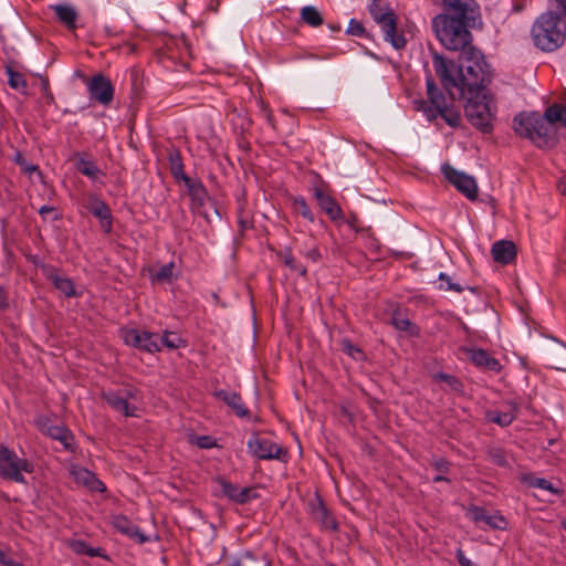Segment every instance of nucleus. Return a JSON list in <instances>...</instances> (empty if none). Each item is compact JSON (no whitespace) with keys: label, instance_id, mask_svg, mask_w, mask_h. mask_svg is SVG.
Here are the masks:
<instances>
[{"label":"nucleus","instance_id":"obj_10","mask_svg":"<svg viewBox=\"0 0 566 566\" xmlns=\"http://www.w3.org/2000/svg\"><path fill=\"white\" fill-rule=\"evenodd\" d=\"M444 178L453 185L458 191L465 196L469 200L474 201L478 198V184L474 177L459 171L449 164L441 166Z\"/></svg>","mask_w":566,"mask_h":566},{"label":"nucleus","instance_id":"obj_12","mask_svg":"<svg viewBox=\"0 0 566 566\" xmlns=\"http://www.w3.org/2000/svg\"><path fill=\"white\" fill-rule=\"evenodd\" d=\"M247 446L250 453L260 460L286 461L287 451L266 438L254 436L249 439Z\"/></svg>","mask_w":566,"mask_h":566},{"label":"nucleus","instance_id":"obj_46","mask_svg":"<svg viewBox=\"0 0 566 566\" xmlns=\"http://www.w3.org/2000/svg\"><path fill=\"white\" fill-rule=\"evenodd\" d=\"M346 32L348 34L355 35V36H365L366 35L365 27L363 25V23L360 21H358L356 19H352L349 21Z\"/></svg>","mask_w":566,"mask_h":566},{"label":"nucleus","instance_id":"obj_33","mask_svg":"<svg viewBox=\"0 0 566 566\" xmlns=\"http://www.w3.org/2000/svg\"><path fill=\"white\" fill-rule=\"evenodd\" d=\"M391 323L396 329L406 332L409 335H417L419 332L418 327L399 311L392 313Z\"/></svg>","mask_w":566,"mask_h":566},{"label":"nucleus","instance_id":"obj_18","mask_svg":"<svg viewBox=\"0 0 566 566\" xmlns=\"http://www.w3.org/2000/svg\"><path fill=\"white\" fill-rule=\"evenodd\" d=\"M88 211L99 220L102 229L109 233L113 228V217L108 205L96 195L88 197Z\"/></svg>","mask_w":566,"mask_h":566},{"label":"nucleus","instance_id":"obj_48","mask_svg":"<svg viewBox=\"0 0 566 566\" xmlns=\"http://www.w3.org/2000/svg\"><path fill=\"white\" fill-rule=\"evenodd\" d=\"M342 349L350 357L357 359V355H361V350L355 346L349 339L342 340Z\"/></svg>","mask_w":566,"mask_h":566},{"label":"nucleus","instance_id":"obj_55","mask_svg":"<svg viewBox=\"0 0 566 566\" xmlns=\"http://www.w3.org/2000/svg\"><path fill=\"white\" fill-rule=\"evenodd\" d=\"M305 256L313 262H317L321 259V253L317 248H312L305 252Z\"/></svg>","mask_w":566,"mask_h":566},{"label":"nucleus","instance_id":"obj_30","mask_svg":"<svg viewBox=\"0 0 566 566\" xmlns=\"http://www.w3.org/2000/svg\"><path fill=\"white\" fill-rule=\"evenodd\" d=\"M46 436L60 441L65 450H73L74 436L72 431L65 426L54 424V427L48 429Z\"/></svg>","mask_w":566,"mask_h":566},{"label":"nucleus","instance_id":"obj_40","mask_svg":"<svg viewBox=\"0 0 566 566\" xmlns=\"http://www.w3.org/2000/svg\"><path fill=\"white\" fill-rule=\"evenodd\" d=\"M182 340L180 336L175 332L166 331L161 337H159V345L165 346L169 349H177L180 347Z\"/></svg>","mask_w":566,"mask_h":566},{"label":"nucleus","instance_id":"obj_53","mask_svg":"<svg viewBox=\"0 0 566 566\" xmlns=\"http://www.w3.org/2000/svg\"><path fill=\"white\" fill-rule=\"evenodd\" d=\"M457 560L461 566H474L473 563L465 556L462 549L457 551Z\"/></svg>","mask_w":566,"mask_h":566},{"label":"nucleus","instance_id":"obj_17","mask_svg":"<svg viewBox=\"0 0 566 566\" xmlns=\"http://www.w3.org/2000/svg\"><path fill=\"white\" fill-rule=\"evenodd\" d=\"M71 476L75 483L88 489L92 492H105V484L92 471L81 465H72L70 470Z\"/></svg>","mask_w":566,"mask_h":566},{"label":"nucleus","instance_id":"obj_57","mask_svg":"<svg viewBox=\"0 0 566 566\" xmlns=\"http://www.w3.org/2000/svg\"><path fill=\"white\" fill-rule=\"evenodd\" d=\"M558 4V7H560L562 9H565L566 8V0H555Z\"/></svg>","mask_w":566,"mask_h":566},{"label":"nucleus","instance_id":"obj_59","mask_svg":"<svg viewBox=\"0 0 566 566\" xmlns=\"http://www.w3.org/2000/svg\"><path fill=\"white\" fill-rule=\"evenodd\" d=\"M331 29H332V31H338L340 29V27L339 25H336V27L331 25Z\"/></svg>","mask_w":566,"mask_h":566},{"label":"nucleus","instance_id":"obj_50","mask_svg":"<svg viewBox=\"0 0 566 566\" xmlns=\"http://www.w3.org/2000/svg\"><path fill=\"white\" fill-rule=\"evenodd\" d=\"M216 444V440L210 436H200L197 438V446L201 449H210Z\"/></svg>","mask_w":566,"mask_h":566},{"label":"nucleus","instance_id":"obj_60","mask_svg":"<svg viewBox=\"0 0 566 566\" xmlns=\"http://www.w3.org/2000/svg\"><path fill=\"white\" fill-rule=\"evenodd\" d=\"M562 527L566 531V521L562 522Z\"/></svg>","mask_w":566,"mask_h":566},{"label":"nucleus","instance_id":"obj_11","mask_svg":"<svg viewBox=\"0 0 566 566\" xmlns=\"http://www.w3.org/2000/svg\"><path fill=\"white\" fill-rule=\"evenodd\" d=\"M126 345L148 353L160 350L159 336L156 333L140 331L137 328H124L120 332Z\"/></svg>","mask_w":566,"mask_h":566},{"label":"nucleus","instance_id":"obj_13","mask_svg":"<svg viewBox=\"0 0 566 566\" xmlns=\"http://www.w3.org/2000/svg\"><path fill=\"white\" fill-rule=\"evenodd\" d=\"M86 87L91 101L108 106L114 99V85L111 80L102 73L95 74L88 78L86 81Z\"/></svg>","mask_w":566,"mask_h":566},{"label":"nucleus","instance_id":"obj_39","mask_svg":"<svg viewBox=\"0 0 566 566\" xmlns=\"http://www.w3.org/2000/svg\"><path fill=\"white\" fill-rule=\"evenodd\" d=\"M433 378L437 381L446 382L450 387V389L453 391L461 392L463 389L462 381L459 378H457L455 376H452V375H449L446 373H438L433 376Z\"/></svg>","mask_w":566,"mask_h":566},{"label":"nucleus","instance_id":"obj_15","mask_svg":"<svg viewBox=\"0 0 566 566\" xmlns=\"http://www.w3.org/2000/svg\"><path fill=\"white\" fill-rule=\"evenodd\" d=\"M308 512L311 518L317 523L322 530L328 532H336L338 523L332 513L328 511L322 497L316 494L315 499L308 502Z\"/></svg>","mask_w":566,"mask_h":566},{"label":"nucleus","instance_id":"obj_41","mask_svg":"<svg viewBox=\"0 0 566 566\" xmlns=\"http://www.w3.org/2000/svg\"><path fill=\"white\" fill-rule=\"evenodd\" d=\"M283 263L290 268L292 271L298 272L301 275H306V268L302 264H298L293 256L291 249H285L282 253Z\"/></svg>","mask_w":566,"mask_h":566},{"label":"nucleus","instance_id":"obj_51","mask_svg":"<svg viewBox=\"0 0 566 566\" xmlns=\"http://www.w3.org/2000/svg\"><path fill=\"white\" fill-rule=\"evenodd\" d=\"M36 424L40 431L44 434H48V429L54 427L52 420L48 417H39L36 419Z\"/></svg>","mask_w":566,"mask_h":566},{"label":"nucleus","instance_id":"obj_20","mask_svg":"<svg viewBox=\"0 0 566 566\" xmlns=\"http://www.w3.org/2000/svg\"><path fill=\"white\" fill-rule=\"evenodd\" d=\"M112 525L117 532L126 535L138 544H144L149 541L148 536H146L142 530L125 515L119 514L113 516Z\"/></svg>","mask_w":566,"mask_h":566},{"label":"nucleus","instance_id":"obj_62","mask_svg":"<svg viewBox=\"0 0 566 566\" xmlns=\"http://www.w3.org/2000/svg\"><path fill=\"white\" fill-rule=\"evenodd\" d=\"M562 10H563V12L566 14V8H565V9H562Z\"/></svg>","mask_w":566,"mask_h":566},{"label":"nucleus","instance_id":"obj_52","mask_svg":"<svg viewBox=\"0 0 566 566\" xmlns=\"http://www.w3.org/2000/svg\"><path fill=\"white\" fill-rule=\"evenodd\" d=\"M39 213L40 216L45 220L48 214L50 213H54L53 217H52V220L53 221H56L60 219V214L56 213V210L54 207L52 206H42L40 209H39Z\"/></svg>","mask_w":566,"mask_h":566},{"label":"nucleus","instance_id":"obj_2","mask_svg":"<svg viewBox=\"0 0 566 566\" xmlns=\"http://www.w3.org/2000/svg\"><path fill=\"white\" fill-rule=\"evenodd\" d=\"M562 123L566 127V106L553 104L545 109L543 116L536 112H522L513 119L514 132L538 146H546L549 142L551 125Z\"/></svg>","mask_w":566,"mask_h":566},{"label":"nucleus","instance_id":"obj_16","mask_svg":"<svg viewBox=\"0 0 566 566\" xmlns=\"http://www.w3.org/2000/svg\"><path fill=\"white\" fill-rule=\"evenodd\" d=\"M545 364L554 369L566 371V344L552 339L544 349Z\"/></svg>","mask_w":566,"mask_h":566},{"label":"nucleus","instance_id":"obj_43","mask_svg":"<svg viewBox=\"0 0 566 566\" xmlns=\"http://www.w3.org/2000/svg\"><path fill=\"white\" fill-rule=\"evenodd\" d=\"M174 269L175 263L169 262L160 266V269L156 272L155 279L159 282H171L174 279Z\"/></svg>","mask_w":566,"mask_h":566},{"label":"nucleus","instance_id":"obj_26","mask_svg":"<svg viewBox=\"0 0 566 566\" xmlns=\"http://www.w3.org/2000/svg\"><path fill=\"white\" fill-rule=\"evenodd\" d=\"M182 182L187 187L188 195L191 199L192 205L197 208H201L208 199V191L203 186L202 181L199 179H191L190 177H188L185 178Z\"/></svg>","mask_w":566,"mask_h":566},{"label":"nucleus","instance_id":"obj_31","mask_svg":"<svg viewBox=\"0 0 566 566\" xmlns=\"http://www.w3.org/2000/svg\"><path fill=\"white\" fill-rule=\"evenodd\" d=\"M6 73L8 75V84L11 88L17 90L21 93H25L28 88V83L24 75L13 69L11 64H7L4 66Z\"/></svg>","mask_w":566,"mask_h":566},{"label":"nucleus","instance_id":"obj_21","mask_svg":"<svg viewBox=\"0 0 566 566\" xmlns=\"http://www.w3.org/2000/svg\"><path fill=\"white\" fill-rule=\"evenodd\" d=\"M212 395L231 408L237 417L247 418L250 416V411L243 403L239 392L228 389H216Z\"/></svg>","mask_w":566,"mask_h":566},{"label":"nucleus","instance_id":"obj_35","mask_svg":"<svg viewBox=\"0 0 566 566\" xmlns=\"http://www.w3.org/2000/svg\"><path fill=\"white\" fill-rule=\"evenodd\" d=\"M76 169L84 176L92 180H97L99 176L104 174L102 170L91 160L80 158L75 164Z\"/></svg>","mask_w":566,"mask_h":566},{"label":"nucleus","instance_id":"obj_1","mask_svg":"<svg viewBox=\"0 0 566 566\" xmlns=\"http://www.w3.org/2000/svg\"><path fill=\"white\" fill-rule=\"evenodd\" d=\"M443 12L432 19V30L440 43L450 51L472 48L470 28L479 17L474 0H442Z\"/></svg>","mask_w":566,"mask_h":566},{"label":"nucleus","instance_id":"obj_4","mask_svg":"<svg viewBox=\"0 0 566 566\" xmlns=\"http://www.w3.org/2000/svg\"><path fill=\"white\" fill-rule=\"evenodd\" d=\"M428 101H413L415 109L422 112L424 117L432 122L439 116L451 127H459L461 124L460 112L453 106L454 95L448 97L436 84L433 77L428 74L426 78Z\"/></svg>","mask_w":566,"mask_h":566},{"label":"nucleus","instance_id":"obj_32","mask_svg":"<svg viewBox=\"0 0 566 566\" xmlns=\"http://www.w3.org/2000/svg\"><path fill=\"white\" fill-rule=\"evenodd\" d=\"M301 20L312 28H317L324 22L322 13L314 6H306L301 9Z\"/></svg>","mask_w":566,"mask_h":566},{"label":"nucleus","instance_id":"obj_49","mask_svg":"<svg viewBox=\"0 0 566 566\" xmlns=\"http://www.w3.org/2000/svg\"><path fill=\"white\" fill-rule=\"evenodd\" d=\"M0 564L2 566H24L22 563L14 560L6 551L0 548Z\"/></svg>","mask_w":566,"mask_h":566},{"label":"nucleus","instance_id":"obj_34","mask_svg":"<svg viewBox=\"0 0 566 566\" xmlns=\"http://www.w3.org/2000/svg\"><path fill=\"white\" fill-rule=\"evenodd\" d=\"M70 548L77 555H86L90 557H105L103 549L99 547H90L85 541L74 539L70 543Z\"/></svg>","mask_w":566,"mask_h":566},{"label":"nucleus","instance_id":"obj_14","mask_svg":"<svg viewBox=\"0 0 566 566\" xmlns=\"http://www.w3.org/2000/svg\"><path fill=\"white\" fill-rule=\"evenodd\" d=\"M432 65L443 88L448 91L449 94H452V91L458 87V67L454 62L434 52L432 54Z\"/></svg>","mask_w":566,"mask_h":566},{"label":"nucleus","instance_id":"obj_61","mask_svg":"<svg viewBox=\"0 0 566 566\" xmlns=\"http://www.w3.org/2000/svg\"><path fill=\"white\" fill-rule=\"evenodd\" d=\"M240 223L242 224V227H245V221L240 220Z\"/></svg>","mask_w":566,"mask_h":566},{"label":"nucleus","instance_id":"obj_37","mask_svg":"<svg viewBox=\"0 0 566 566\" xmlns=\"http://www.w3.org/2000/svg\"><path fill=\"white\" fill-rule=\"evenodd\" d=\"M292 207L294 211L298 214H301L304 219L308 220L310 222L315 221L314 213L310 209L306 200L303 197H297L293 199Z\"/></svg>","mask_w":566,"mask_h":566},{"label":"nucleus","instance_id":"obj_25","mask_svg":"<svg viewBox=\"0 0 566 566\" xmlns=\"http://www.w3.org/2000/svg\"><path fill=\"white\" fill-rule=\"evenodd\" d=\"M507 406H509V409L505 411L486 410L485 419L489 422L499 424L500 427L510 426L516 418L518 407H517L516 402H514V401H510L507 403Z\"/></svg>","mask_w":566,"mask_h":566},{"label":"nucleus","instance_id":"obj_6","mask_svg":"<svg viewBox=\"0 0 566 566\" xmlns=\"http://www.w3.org/2000/svg\"><path fill=\"white\" fill-rule=\"evenodd\" d=\"M464 97H467L464 114L470 124L483 134L492 133L496 118V105L493 96L485 91Z\"/></svg>","mask_w":566,"mask_h":566},{"label":"nucleus","instance_id":"obj_58","mask_svg":"<svg viewBox=\"0 0 566 566\" xmlns=\"http://www.w3.org/2000/svg\"><path fill=\"white\" fill-rule=\"evenodd\" d=\"M356 220H357L356 216H352L350 219L348 220V224L354 228Z\"/></svg>","mask_w":566,"mask_h":566},{"label":"nucleus","instance_id":"obj_23","mask_svg":"<svg viewBox=\"0 0 566 566\" xmlns=\"http://www.w3.org/2000/svg\"><path fill=\"white\" fill-rule=\"evenodd\" d=\"M468 353L469 358L474 366L496 374L502 370L500 360L492 357L486 350L482 348H472L469 349Z\"/></svg>","mask_w":566,"mask_h":566},{"label":"nucleus","instance_id":"obj_22","mask_svg":"<svg viewBox=\"0 0 566 566\" xmlns=\"http://www.w3.org/2000/svg\"><path fill=\"white\" fill-rule=\"evenodd\" d=\"M314 198L316 199L321 209L328 216L332 221L343 219V210L336 200L326 193L322 188H314Z\"/></svg>","mask_w":566,"mask_h":566},{"label":"nucleus","instance_id":"obj_42","mask_svg":"<svg viewBox=\"0 0 566 566\" xmlns=\"http://www.w3.org/2000/svg\"><path fill=\"white\" fill-rule=\"evenodd\" d=\"M218 482L220 484L222 494L227 496L230 501L237 503L240 486L229 481H226L224 479H220Z\"/></svg>","mask_w":566,"mask_h":566},{"label":"nucleus","instance_id":"obj_24","mask_svg":"<svg viewBox=\"0 0 566 566\" xmlns=\"http://www.w3.org/2000/svg\"><path fill=\"white\" fill-rule=\"evenodd\" d=\"M491 253L495 262L510 264L516 258L517 250L512 241L500 240L493 243Z\"/></svg>","mask_w":566,"mask_h":566},{"label":"nucleus","instance_id":"obj_8","mask_svg":"<svg viewBox=\"0 0 566 566\" xmlns=\"http://www.w3.org/2000/svg\"><path fill=\"white\" fill-rule=\"evenodd\" d=\"M34 463L6 444H0V478L19 484H27L24 473H33Z\"/></svg>","mask_w":566,"mask_h":566},{"label":"nucleus","instance_id":"obj_29","mask_svg":"<svg viewBox=\"0 0 566 566\" xmlns=\"http://www.w3.org/2000/svg\"><path fill=\"white\" fill-rule=\"evenodd\" d=\"M168 163H169V169L172 175V177L177 181H184L185 178H188V176L184 171V163L181 153L177 148H171L168 151Z\"/></svg>","mask_w":566,"mask_h":566},{"label":"nucleus","instance_id":"obj_28","mask_svg":"<svg viewBox=\"0 0 566 566\" xmlns=\"http://www.w3.org/2000/svg\"><path fill=\"white\" fill-rule=\"evenodd\" d=\"M56 18L63 23L69 30L76 29L77 11L70 4H54L51 7Z\"/></svg>","mask_w":566,"mask_h":566},{"label":"nucleus","instance_id":"obj_56","mask_svg":"<svg viewBox=\"0 0 566 566\" xmlns=\"http://www.w3.org/2000/svg\"><path fill=\"white\" fill-rule=\"evenodd\" d=\"M8 298L2 290H0V311H3L8 307Z\"/></svg>","mask_w":566,"mask_h":566},{"label":"nucleus","instance_id":"obj_36","mask_svg":"<svg viewBox=\"0 0 566 566\" xmlns=\"http://www.w3.org/2000/svg\"><path fill=\"white\" fill-rule=\"evenodd\" d=\"M523 480L532 488L542 489L548 491L552 494L559 495L562 491L553 485L548 480L543 478H535L533 475H526Z\"/></svg>","mask_w":566,"mask_h":566},{"label":"nucleus","instance_id":"obj_45","mask_svg":"<svg viewBox=\"0 0 566 566\" xmlns=\"http://www.w3.org/2000/svg\"><path fill=\"white\" fill-rule=\"evenodd\" d=\"M439 280L446 283V286L443 284L440 285V289L444 291H454L457 293H461L463 291V287L458 283H453L451 277L446 273H440Z\"/></svg>","mask_w":566,"mask_h":566},{"label":"nucleus","instance_id":"obj_44","mask_svg":"<svg viewBox=\"0 0 566 566\" xmlns=\"http://www.w3.org/2000/svg\"><path fill=\"white\" fill-rule=\"evenodd\" d=\"M259 494L255 492V489L252 486L240 488L237 504H245L254 499H256Z\"/></svg>","mask_w":566,"mask_h":566},{"label":"nucleus","instance_id":"obj_5","mask_svg":"<svg viewBox=\"0 0 566 566\" xmlns=\"http://www.w3.org/2000/svg\"><path fill=\"white\" fill-rule=\"evenodd\" d=\"M531 35L536 48L553 52L565 42L566 23L558 13L544 12L533 23Z\"/></svg>","mask_w":566,"mask_h":566},{"label":"nucleus","instance_id":"obj_54","mask_svg":"<svg viewBox=\"0 0 566 566\" xmlns=\"http://www.w3.org/2000/svg\"><path fill=\"white\" fill-rule=\"evenodd\" d=\"M254 556L251 552H247L241 559L235 560L230 566H248L247 560H253Z\"/></svg>","mask_w":566,"mask_h":566},{"label":"nucleus","instance_id":"obj_3","mask_svg":"<svg viewBox=\"0 0 566 566\" xmlns=\"http://www.w3.org/2000/svg\"><path fill=\"white\" fill-rule=\"evenodd\" d=\"M457 80V88L462 97L485 92V87L491 81V72L481 51L469 48L461 53Z\"/></svg>","mask_w":566,"mask_h":566},{"label":"nucleus","instance_id":"obj_27","mask_svg":"<svg viewBox=\"0 0 566 566\" xmlns=\"http://www.w3.org/2000/svg\"><path fill=\"white\" fill-rule=\"evenodd\" d=\"M472 518L475 523H483L493 530H505L506 521L501 514H489L482 507L472 510Z\"/></svg>","mask_w":566,"mask_h":566},{"label":"nucleus","instance_id":"obj_7","mask_svg":"<svg viewBox=\"0 0 566 566\" xmlns=\"http://www.w3.org/2000/svg\"><path fill=\"white\" fill-rule=\"evenodd\" d=\"M368 12L380 27L385 41L389 42L396 50L406 46L407 40L403 33L397 31V15L388 3L382 0H370Z\"/></svg>","mask_w":566,"mask_h":566},{"label":"nucleus","instance_id":"obj_9","mask_svg":"<svg viewBox=\"0 0 566 566\" xmlns=\"http://www.w3.org/2000/svg\"><path fill=\"white\" fill-rule=\"evenodd\" d=\"M137 389L128 386L118 390H108L102 394V398L116 412L125 417H137V407L129 400L137 399Z\"/></svg>","mask_w":566,"mask_h":566},{"label":"nucleus","instance_id":"obj_47","mask_svg":"<svg viewBox=\"0 0 566 566\" xmlns=\"http://www.w3.org/2000/svg\"><path fill=\"white\" fill-rule=\"evenodd\" d=\"M489 459L492 463L499 467L507 465V460L505 453L501 449H492L489 451Z\"/></svg>","mask_w":566,"mask_h":566},{"label":"nucleus","instance_id":"obj_38","mask_svg":"<svg viewBox=\"0 0 566 566\" xmlns=\"http://www.w3.org/2000/svg\"><path fill=\"white\" fill-rule=\"evenodd\" d=\"M432 467L438 471L439 474H437L432 481L434 483L438 482H449L450 480L446 478L443 474L449 472L450 463L444 458H433L431 462Z\"/></svg>","mask_w":566,"mask_h":566},{"label":"nucleus","instance_id":"obj_19","mask_svg":"<svg viewBox=\"0 0 566 566\" xmlns=\"http://www.w3.org/2000/svg\"><path fill=\"white\" fill-rule=\"evenodd\" d=\"M41 269L44 276L66 297H73L76 295L74 283L70 277L61 275L59 270L52 265L45 264L42 265Z\"/></svg>","mask_w":566,"mask_h":566}]
</instances>
